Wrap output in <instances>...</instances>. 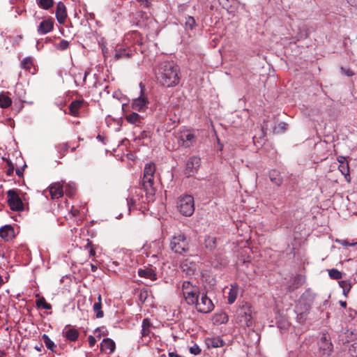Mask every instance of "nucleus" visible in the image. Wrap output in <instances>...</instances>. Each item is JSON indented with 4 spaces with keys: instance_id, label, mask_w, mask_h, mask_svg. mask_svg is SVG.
Returning a JSON list of instances; mask_svg holds the SVG:
<instances>
[{
    "instance_id": "1",
    "label": "nucleus",
    "mask_w": 357,
    "mask_h": 357,
    "mask_svg": "<svg viewBox=\"0 0 357 357\" xmlns=\"http://www.w3.org/2000/svg\"><path fill=\"white\" fill-rule=\"evenodd\" d=\"M155 172V165L154 163L149 162L145 165L143 178L140 183L142 188L131 187L130 188V194L127 198V204L130 211L137 201L143 199L142 190L146 192V199L148 202L153 201L155 193V188L153 187Z\"/></svg>"
},
{
    "instance_id": "2",
    "label": "nucleus",
    "mask_w": 357,
    "mask_h": 357,
    "mask_svg": "<svg viewBox=\"0 0 357 357\" xmlns=\"http://www.w3.org/2000/svg\"><path fill=\"white\" fill-rule=\"evenodd\" d=\"M157 82L162 86H176L180 82V68L172 61L160 63L155 71Z\"/></svg>"
},
{
    "instance_id": "3",
    "label": "nucleus",
    "mask_w": 357,
    "mask_h": 357,
    "mask_svg": "<svg viewBox=\"0 0 357 357\" xmlns=\"http://www.w3.org/2000/svg\"><path fill=\"white\" fill-rule=\"evenodd\" d=\"M176 207L181 215L191 216L195 211L194 197L190 195L181 196L177 200Z\"/></svg>"
},
{
    "instance_id": "4",
    "label": "nucleus",
    "mask_w": 357,
    "mask_h": 357,
    "mask_svg": "<svg viewBox=\"0 0 357 357\" xmlns=\"http://www.w3.org/2000/svg\"><path fill=\"white\" fill-rule=\"evenodd\" d=\"M170 248L176 254L183 255L189 250L188 242L183 234L174 235L170 241Z\"/></svg>"
},
{
    "instance_id": "5",
    "label": "nucleus",
    "mask_w": 357,
    "mask_h": 357,
    "mask_svg": "<svg viewBox=\"0 0 357 357\" xmlns=\"http://www.w3.org/2000/svg\"><path fill=\"white\" fill-rule=\"evenodd\" d=\"M182 291L185 301L188 305H194L200 295L199 287L192 284L189 281L183 282Z\"/></svg>"
},
{
    "instance_id": "6",
    "label": "nucleus",
    "mask_w": 357,
    "mask_h": 357,
    "mask_svg": "<svg viewBox=\"0 0 357 357\" xmlns=\"http://www.w3.org/2000/svg\"><path fill=\"white\" fill-rule=\"evenodd\" d=\"M315 298L314 294L310 290L305 291L301 296L297 305V310L301 314L310 312Z\"/></svg>"
},
{
    "instance_id": "7",
    "label": "nucleus",
    "mask_w": 357,
    "mask_h": 357,
    "mask_svg": "<svg viewBox=\"0 0 357 357\" xmlns=\"http://www.w3.org/2000/svg\"><path fill=\"white\" fill-rule=\"evenodd\" d=\"M194 305H195L197 310L201 313L207 314L214 309V305L211 298L207 296L206 293H202Z\"/></svg>"
},
{
    "instance_id": "8",
    "label": "nucleus",
    "mask_w": 357,
    "mask_h": 357,
    "mask_svg": "<svg viewBox=\"0 0 357 357\" xmlns=\"http://www.w3.org/2000/svg\"><path fill=\"white\" fill-rule=\"evenodd\" d=\"M8 203L12 211H21L24 209L23 202L15 190L7 192Z\"/></svg>"
},
{
    "instance_id": "9",
    "label": "nucleus",
    "mask_w": 357,
    "mask_h": 357,
    "mask_svg": "<svg viewBox=\"0 0 357 357\" xmlns=\"http://www.w3.org/2000/svg\"><path fill=\"white\" fill-rule=\"evenodd\" d=\"M237 321L242 325L250 327L252 325V310L248 305L243 306L237 310Z\"/></svg>"
},
{
    "instance_id": "10",
    "label": "nucleus",
    "mask_w": 357,
    "mask_h": 357,
    "mask_svg": "<svg viewBox=\"0 0 357 357\" xmlns=\"http://www.w3.org/2000/svg\"><path fill=\"white\" fill-rule=\"evenodd\" d=\"M200 163V158L197 156L190 157L186 163V167L184 172L185 175L187 177L193 176L199 169Z\"/></svg>"
},
{
    "instance_id": "11",
    "label": "nucleus",
    "mask_w": 357,
    "mask_h": 357,
    "mask_svg": "<svg viewBox=\"0 0 357 357\" xmlns=\"http://www.w3.org/2000/svg\"><path fill=\"white\" fill-rule=\"evenodd\" d=\"M337 160L338 161L339 166L338 169L342 173V175H344L346 181L347 182H350L351 181V176L349 174V163L346 159L345 157L340 155L337 158Z\"/></svg>"
},
{
    "instance_id": "12",
    "label": "nucleus",
    "mask_w": 357,
    "mask_h": 357,
    "mask_svg": "<svg viewBox=\"0 0 357 357\" xmlns=\"http://www.w3.org/2000/svg\"><path fill=\"white\" fill-rule=\"evenodd\" d=\"M181 268L186 276H192L195 274L197 270V264L190 259H185L182 261Z\"/></svg>"
},
{
    "instance_id": "13",
    "label": "nucleus",
    "mask_w": 357,
    "mask_h": 357,
    "mask_svg": "<svg viewBox=\"0 0 357 357\" xmlns=\"http://www.w3.org/2000/svg\"><path fill=\"white\" fill-rule=\"evenodd\" d=\"M195 142V135L189 132H181L178 137V143L188 148Z\"/></svg>"
},
{
    "instance_id": "14",
    "label": "nucleus",
    "mask_w": 357,
    "mask_h": 357,
    "mask_svg": "<svg viewBox=\"0 0 357 357\" xmlns=\"http://www.w3.org/2000/svg\"><path fill=\"white\" fill-rule=\"evenodd\" d=\"M54 20L51 18L43 20L38 25L37 31L40 35H45L53 30Z\"/></svg>"
},
{
    "instance_id": "15",
    "label": "nucleus",
    "mask_w": 357,
    "mask_h": 357,
    "mask_svg": "<svg viewBox=\"0 0 357 357\" xmlns=\"http://www.w3.org/2000/svg\"><path fill=\"white\" fill-rule=\"evenodd\" d=\"M52 199H59L63 195V185L60 183H54L49 187Z\"/></svg>"
},
{
    "instance_id": "16",
    "label": "nucleus",
    "mask_w": 357,
    "mask_h": 357,
    "mask_svg": "<svg viewBox=\"0 0 357 357\" xmlns=\"http://www.w3.org/2000/svg\"><path fill=\"white\" fill-rule=\"evenodd\" d=\"M319 349L323 350L324 354L329 355L333 350V344L328 340V336L324 334L319 342Z\"/></svg>"
},
{
    "instance_id": "17",
    "label": "nucleus",
    "mask_w": 357,
    "mask_h": 357,
    "mask_svg": "<svg viewBox=\"0 0 357 357\" xmlns=\"http://www.w3.org/2000/svg\"><path fill=\"white\" fill-rule=\"evenodd\" d=\"M149 104V101L146 97L141 96L139 98L133 100L132 102V108L134 110L143 111L144 110Z\"/></svg>"
},
{
    "instance_id": "18",
    "label": "nucleus",
    "mask_w": 357,
    "mask_h": 357,
    "mask_svg": "<svg viewBox=\"0 0 357 357\" xmlns=\"http://www.w3.org/2000/svg\"><path fill=\"white\" fill-rule=\"evenodd\" d=\"M55 15L58 22L59 24H64L67 17V12L66 6L62 2L57 3Z\"/></svg>"
},
{
    "instance_id": "19",
    "label": "nucleus",
    "mask_w": 357,
    "mask_h": 357,
    "mask_svg": "<svg viewBox=\"0 0 357 357\" xmlns=\"http://www.w3.org/2000/svg\"><path fill=\"white\" fill-rule=\"evenodd\" d=\"M0 236L6 241L14 237V229L10 225H5L0 229Z\"/></svg>"
},
{
    "instance_id": "20",
    "label": "nucleus",
    "mask_w": 357,
    "mask_h": 357,
    "mask_svg": "<svg viewBox=\"0 0 357 357\" xmlns=\"http://www.w3.org/2000/svg\"><path fill=\"white\" fill-rule=\"evenodd\" d=\"M303 283V277L301 275H297L293 278L291 282L288 285L287 290L289 292H292L296 289H298L300 287H301Z\"/></svg>"
},
{
    "instance_id": "21",
    "label": "nucleus",
    "mask_w": 357,
    "mask_h": 357,
    "mask_svg": "<svg viewBox=\"0 0 357 357\" xmlns=\"http://www.w3.org/2000/svg\"><path fill=\"white\" fill-rule=\"evenodd\" d=\"M84 103L83 100H76L73 101L69 105V114L74 116H77L79 114V109Z\"/></svg>"
},
{
    "instance_id": "22",
    "label": "nucleus",
    "mask_w": 357,
    "mask_h": 357,
    "mask_svg": "<svg viewBox=\"0 0 357 357\" xmlns=\"http://www.w3.org/2000/svg\"><path fill=\"white\" fill-rule=\"evenodd\" d=\"M138 275L140 277L150 279L151 280H156V274L153 269L151 268H147L145 269L139 268L138 270Z\"/></svg>"
},
{
    "instance_id": "23",
    "label": "nucleus",
    "mask_w": 357,
    "mask_h": 357,
    "mask_svg": "<svg viewBox=\"0 0 357 357\" xmlns=\"http://www.w3.org/2000/svg\"><path fill=\"white\" fill-rule=\"evenodd\" d=\"M101 350L106 351L109 350V354H112L116 348L115 342L109 339V338H105L102 340V343L100 344Z\"/></svg>"
},
{
    "instance_id": "24",
    "label": "nucleus",
    "mask_w": 357,
    "mask_h": 357,
    "mask_svg": "<svg viewBox=\"0 0 357 357\" xmlns=\"http://www.w3.org/2000/svg\"><path fill=\"white\" fill-rule=\"evenodd\" d=\"M68 326L66 327L65 330L63 331V335L70 341H75L77 340L79 336V332L75 328H67Z\"/></svg>"
},
{
    "instance_id": "25",
    "label": "nucleus",
    "mask_w": 357,
    "mask_h": 357,
    "mask_svg": "<svg viewBox=\"0 0 357 357\" xmlns=\"http://www.w3.org/2000/svg\"><path fill=\"white\" fill-rule=\"evenodd\" d=\"M126 121L131 123L137 126H140L142 121V117L136 112H132L126 116Z\"/></svg>"
},
{
    "instance_id": "26",
    "label": "nucleus",
    "mask_w": 357,
    "mask_h": 357,
    "mask_svg": "<svg viewBox=\"0 0 357 357\" xmlns=\"http://www.w3.org/2000/svg\"><path fill=\"white\" fill-rule=\"evenodd\" d=\"M269 178L271 182H273L277 186H280L282 183V179L280 176V174L277 170H271L269 172Z\"/></svg>"
},
{
    "instance_id": "27",
    "label": "nucleus",
    "mask_w": 357,
    "mask_h": 357,
    "mask_svg": "<svg viewBox=\"0 0 357 357\" xmlns=\"http://www.w3.org/2000/svg\"><path fill=\"white\" fill-rule=\"evenodd\" d=\"M151 326V321L146 318L142 321V337H146L149 335L150 333V328Z\"/></svg>"
},
{
    "instance_id": "28",
    "label": "nucleus",
    "mask_w": 357,
    "mask_h": 357,
    "mask_svg": "<svg viewBox=\"0 0 357 357\" xmlns=\"http://www.w3.org/2000/svg\"><path fill=\"white\" fill-rule=\"evenodd\" d=\"M185 29L186 31H192L197 26L196 21L193 17H185Z\"/></svg>"
},
{
    "instance_id": "29",
    "label": "nucleus",
    "mask_w": 357,
    "mask_h": 357,
    "mask_svg": "<svg viewBox=\"0 0 357 357\" xmlns=\"http://www.w3.org/2000/svg\"><path fill=\"white\" fill-rule=\"evenodd\" d=\"M12 104V100L10 97L3 93H0V107L7 108Z\"/></svg>"
},
{
    "instance_id": "30",
    "label": "nucleus",
    "mask_w": 357,
    "mask_h": 357,
    "mask_svg": "<svg viewBox=\"0 0 357 357\" xmlns=\"http://www.w3.org/2000/svg\"><path fill=\"white\" fill-rule=\"evenodd\" d=\"M216 238L213 236H208L205 239V246L209 250H213L216 247Z\"/></svg>"
},
{
    "instance_id": "31",
    "label": "nucleus",
    "mask_w": 357,
    "mask_h": 357,
    "mask_svg": "<svg viewBox=\"0 0 357 357\" xmlns=\"http://www.w3.org/2000/svg\"><path fill=\"white\" fill-rule=\"evenodd\" d=\"M42 338L47 348L52 351H54V349L56 347V345L54 344V342L50 340L49 336L46 334H43Z\"/></svg>"
},
{
    "instance_id": "32",
    "label": "nucleus",
    "mask_w": 357,
    "mask_h": 357,
    "mask_svg": "<svg viewBox=\"0 0 357 357\" xmlns=\"http://www.w3.org/2000/svg\"><path fill=\"white\" fill-rule=\"evenodd\" d=\"M102 308V303H100V302H96L93 304V309L96 312V318H102L104 316L103 311L101 310Z\"/></svg>"
},
{
    "instance_id": "33",
    "label": "nucleus",
    "mask_w": 357,
    "mask_h": 357,
    "mask_svg": "<svg viewBox=\"0 0 357 357\" xmlns=\"http://www.w3.org/2000/svg\"><path fill=\"white\" fill-rule=\"evenodd\" d=\"M224 344V341L220 338H213L208 342V344L213 348L221 347Z\"/></svg>"
},
{
    "instance_id": "34",
    "label": "nucleus",
    "mask_w": 357,
    "mask_h": 357,
    "mask_svg": "<svg viewBox=\"0 0 357 357\" xmlns=\"http://www.w3.org/2000/svg\"><path fill=\"white\" fill-rule=\"evenodd\" d=\"M130 56V54L128 52H126V50H117L114 54V59L116 60L121 59H126Z\"/></svg>"
},
{
    "instance_id": "35",
    "label": "nucleus",
    "mask_w": 357,
    "mask_h": 357,
    "mask_svg": "<svg viewBox=\"0 0 357 357\" xmlns=\"http://www.w3.org/2000/svg\"><path fill=\"white\" fill-rule=\"evenodd\" d=\"M36 303L37 307H42L43 308L46 310H50L52 308V305L50 303H47L45 298L43 297L37 300Z\"/></svg>"
},
{
    "instance_id": "36",
    "label": "nucleus",
    "mask_w": 357,
    "mask_h": 357,
    "mask_svg": "<svg viewBox=\"0 0 357 357\" xmlns=\"http://www.w3.org/2000/svg\"><path fill=\"white\" fill-rule=\"evenodd\" d=\"M328 275L331 278L334 279V280H339L342 278V273L335 268H332V269L329 270Z\"/></svg>"
},
{
    "instance_id": "37",
    "label": "nucleus",
    "mask_w": 357,
    "mask_h": 357,
    "mask_svg": "<svg viewBox=\"0 0 357 357\" xmlns=\"http://www.w3.org/2000/svg\"><path fill=\"white\" fill-rule=\"evenodd\" d=\"M53 0H39L38 6L45 10L49 9L53 6Z\"/></svg>"
},
{
    "instance_id": "38",
    "label": "nucleus",
    "mask_w": 357,
    "mask_h": 357,
    "mask_svg": "<svg viewBox=\"0 0 357 357\" xmlns=\"http://www.w3.org/2000/svg\"><path fill=\"white\" fill-rule=\"evenodd\" d=\"M69 148H70V145H69L68 142L59 144L56 146L58 152L59 153L62 154L63 155H65V153L68 151Z\"/></svg>"
},
{
    "instance_id": "39",
    "label": "nucleus",
    "mask_w": 357,
    "mask_h": 357,
    "mask_svg": "<svg viewBox=\"0 0 357 357\" xmlns=\"http://www.w3.org/2000/svg\"><path fill=\"white\" fill-rule=\"evenodd\" d=\"M227 321H228V317L224 312H222L220 314H216L215 315V322H219L220 324H224V323L227 322Z\"/></svg>"
},
{
    "instance_id": "40",
    "label": "nucleus",
    "mask_w": 357,
    "mask_h": 357,
    "mask_svg": "<svg viewBox=\"0 0 357 357\" xmlns=\"http://www.w3.org/2000/svg\"><path fill=\"white\" fill-rule=\"evenodd\" d=\"M339 284L343 289L344 295L347 296L348 293L349 292V291L351 289L350 283L348 282L347 281L342 280V281L339 282Z\"/></svg>"
},
{
    "instance_id": "41",
    "label": "nucleus",
    "mask_w": 357,
    "mask_h": 357,
    "mask_svg": "<svg viewBox=\"0 0 357 357\" xmlns=\"http://www.w3.org/2000/svg\"><path fill=\"white\" fill-rule=\"evenodd\" d=\"M70 43L66 40H61L59 43L56 45V48L59 50H65L69 47Z\"/></svg>"
},
{
    "instance_id": "42",
    "label": "nucleus",
    "mask_w": 357,
    "mask_h": 357,
    "mask_svg": "<svg viewBox=\"0 0 357 357\" xmlns=\"http://www.w3.org/2000/svg\"><path fill=\"white\" fill-rule=\"evenodd\" d=\"M65 192L69 196H73L75 192V186L74 184L67 183L65 185Z\"/></svg>"
},
{
    "instance_id": "43",
    "label": "nucleus",
    "mask_w": 357,
    "mask_h": 357,
    "mask_svg": "<svg viewBox=\"0 0 357 357\" xmlns=\"http://www.w3.org/2000/svg\"><path fill=\"white\" fill-rule=\"evenodd\" d=\"M32 60L29 57L24 59L21 63L22 67L26 70H29L32 66Z\"/></svg>"
},
{
    "instance_id": "44",
    "label": "nucleus",
    "mask_w": 357,
    "mask_h": 357,
    "mask_svg": "<svg viewBox=\"0 0 357 357\" xmlns=\"http://www.w3.org/2000/svg\"><path fill=\"white\" fill-rule=\"evenodd\" d=\"M237 291L233 289H231L228 295V303L232 304L236 299Z\"/></svg>"
},
{
    "instance_id": "45",
    "label": "nucleus",
    "mask_w": 357,
    "mask_h": 357,
    "mask_svg": "<svg viewBox=\"0 0 357 357\" xmlns=\"http://www.w3.org/2000/svg\"><path fill=\"white\" fill-rule=\"evenodd\" d=\"M287 124L284 122L280 123L276 127L274 128V132L278 133L284 132L287 130Z\"/></svg>"
},
{
    "instance_id": "46",
    "label": "nucleus",
    "mask_w": 357,
    "mask_h": 357,
    "mask_svg": "<svg viewBox=\"0 0 357 357\" xmlns=\"http://www.w3.org/2000/svg\"><path fill=\"white\" fill-rule=\"evenodd\" d=\"M6 162H7V164H8V169L6 171V174H7L8 176H11L13 174V172H14V169H15V166L11 162L10 160H7Z\"/></svg>"
},
{
    "instance_id": "47",
    "label": "nucleus",
    "mask_w": 357,
    "mask_h": 357,
    "mask_svg": "<svg viewBox=\"0 0 357 357\" xmlns=\"http://www.w3.org/2000/svg\"><path fill=\"white\" fill-rule=\"evenodd\" d=\"M190 354L194 355H198L201 353V349L197 344H194L192 347H191L189 349Z\"/></svg>"
},
{
    "instance_id": "48",
    "label": "nucleus",
    "mask_w": 357,
    "mask_h": 357,
    "mask_svg": "<svg viewBox=\"0 0 357 357\" xmlns=\"http://www.w3.org/2000/svg\"><path fill=\"white\" fill-rule=\"evenodd\" d=\"M349 352L351 355H355L357 357V342L352 344L349 347Z\"/></svg>"
},
{
    "instance_id": "49",
    "label": "nucleus",
    "mask_w": 357,
    "mask_h": 357,
    "mask_svg": "<svg viewBox=\"0 0 357 357\" xmlns=\"http://www.w3.org/2000/svg\"><path fill=\"white\" fill-rule=\"evenodd\" d=\"M340 70L343 74L348 77H351L354 75V72L350 68H344L341 67Z\"/></svg>"
},
{
    "instance_id": "50",
    "label": "nucleus",
    "mask_w": 357,
    "mask_h": 357,
    "mask_svg": "<svg viewBox=\"0 0 357 357\" xmlns=\"http://www.w3.org/2000/svg\"><path fill=\"white\" fill-rule=\"evenodd\" d=\"M137 1L140 3L141 6H142L145 8H149L151 5L149 0H137Z\"/></svg>"
},
{
    "instance_id": "51",
    "label": "nucleus",
    "mask_w": 357,
    "mask_h": 357,
    "mask_svg": "<svg viewBox=\"0 0 357 357\" xmlns=\"http://www.w3.org/2000/svg\"><path fill=\"white\" fill-rule=\"evenodd\" d=\"M88 341H89V344L91 347H93L96 342V338L92 335L89 336Z\"/></svg>"
},
{
    "instance_id": "52",
    "label": "nucleus",
    "mask_w": 357,
    "mask_h": 357,
    "mask_svg": "<svg viewBox=\"0 0 357 357\" xmlns=\"http://www.w3.org/2000/svg\"><path fill=\"white\" fill-rule=\"evenodd\" d=\"M338 242L344 246H347V245L353 246L357 243H349L346 240L338 241Z\"/></svg>"
},
{
    "instance_id": "53",
    "label": "nucleus",
    "mask_w": 357,
    "mask_h": 357,
    "mask_svg": "<svg viewBox=\"0 0 357 357\" xmlns=\"http://www.w3.org/2000/svg\"><path fill=\"white\" fill-rule=\"evenodd\" d=\"M23 170L22 169H20L19 168L16 169H15V172H16V174L19 176V177H22L23 176Z\"/></svg>"
},
{
    "instance_id": "54",
    "label": "nucleus",
    "mask_w": 357,
    "mask_h": 357,
    "mask_svg": "<svg viewBox=\"0 0 357 357\" xmlns=\"http://www.w3.org/2000/svg\"><path fill=\"white\" fill-rule=\"evenodd\" d=\"M169 357H181V356L178 355L177 354H176L174 352H169Z\"/></svg>"
},
{
    "instance_id": "55",
    "label": "nucleus",
    "mask_w": 357,
    "mask_h": 357,
    "mask_svg": "<svg viewBox=\"0 0 357 357\" xmlns=\"http://www.w3.org/2000/svg\"><path fill=\"white\" fill-rule=\"evenodd\" d=\"M91 271L93 272H95L97 270V266L94 264H91Z\"/></svg>"
},
{
    "instance_id": "56",
    "label": "nucleus",
    "mask_w": 357,
    "mask_h": 357,
    "mask_svg": "<svg viewBox=\"0 0 357 357\" xmlns=\"http://www.w3.org/2000/svg\"><path fill=\"white\" fill-rule=\"evenodd\" d=\"M340 305H341L342 307H346V306H347V303H346V301H340Z\"/></svg>"
},
{
    "instance_id": "57",
    "label": "nucleus",
    "mask_w": 357,
    "mask_h": 357,
    "mask_svg": "<svg viewBox=\"0 0 357 357\" xmlns=\"http://www.w3.org/2000/svg\"><path fill=\"white\" fill-rule=\"evenodd\" d=\"M89 254H90V255H92V256L95 255L96 252L93 248L90 249Z\"/></svg>"
},
{
    "instance_id": "58",
    "label": "nucleus",
    "mask_w": 357,
    "mask_h": 357,
    "mask_svg": "<svg viewBox=\"0 0 357 357\" xmlns=\"http://www.w3.org/2000/svg\"><path fill=\"white\" fill-rule=\"evenodd\" d=\"M98 302H100V303H101V295L100 294H99L98 296Z\"/></svg>"
},
{
    "instance_id": "59",
    "label": "nucleus",
    "mask_w": 357,
    "mask_h": 357,
    "mask_svg": "<svg viewBox=\"0 0 357 357\" xmlns=\"http://www.w3.org/2000/svg\"><path fill=\"white\" fill-rule=\"evenodd\" d=\"M77 213H78V211H77V210H75V211H73V215L74 216H75V215H77Z\"/></svg>"
},
{
    "instance_id": "60",
    "label": "nucleus",
    "mask_w": 357,
    "mask_h": 357,
    "mask_svg": "<svg viewBox=\"0 0 357 357\" xmlns=\"http://www.w3.org/2000/svg\"><path fill=\"white\" fill-rule=\"evenodd\" d=\"M35 349L38 351H40V347H38V346H36Z\"/></svg>"
},
{
    "instance_id": "61",
    "label": "nucleus",
    "mask_w": 357,
    "mask_h": 357,
    "mask_svg": "<svg viewBox=\"0 0 357 357\" xmlns=\"http://www.w3.org/2000/svg\"><path fill=\"white\" fill-rule=\"evenodd\" d=\"M97 138L102 140V137L100 135H98Z\"/></svg>"
},
{
    "instance_id": "62",
    "label": "nucleus",
    "mask_w": 357,
    "mask_h": 357,
    "mask_svg": "<svg viewBox=\"0 0 357 357\" xmlns=\"http://www.w3.org/2000/svg\"><path fill=\"white\" fill-rule=\"evenodd\" d=\"M77 147H78V145H77L76 147H73V148H72L71 151H74L76 149V148H77Z\"/></svg>"
},
{
    "instance_id": "63",
    "label": "nucleus",
    "mask_w": 357,
    "mask_h": 357,
    "mask_svg": "<svg viewBox=\"0 0 357 357\" xmlns=\"http://www.w3.org/2000/svg\"><path fill=\"white\" fill-rule=\"evenodd\" d=\"M220 3L224 1H227L228 0H218Z\"/></svg>"
},
{
    "instance_id": "64",
    "label": "nucleus",
    "mask_w": 357,
    "mask_h": 357,
    "mask_svg": "<svg viewBox=\"0 0 357 357\" xmlns=\"http://www.w3.org/2000/svg\"><path fill=\"white\" fill-rule=\"evenodd\" d=\"M347 2H349L350 4H351L350 0H347Z\"/></svg>"
}]
</instances>
